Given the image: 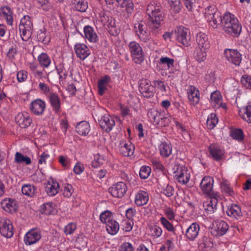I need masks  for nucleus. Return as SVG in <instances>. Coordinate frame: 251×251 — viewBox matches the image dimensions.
<instances>
[{
  "label": "nucleus",
  "instance_id": "obj_1",
  "mask_svg": "<svg viewBox=\"0 0 251 251\" xmlns=\"http://www.w3.org/2000/svg\"><path fill=\"white\" fill-rule=\"evenodd\" d=\"M147 14L149 16L148 23L152 25V31L155 32L164 21L165 15L162 11L161 5L156 1L151 2L147 6Z\"/></svg>",
  "mask_w": 251,
  "mask_h": 251
},
{
  "label": "nucleus",
  "instance_id": "obj_2",
  "mask_svg": "<svg viewBox=\"0 0 251 251\" xmlns=\"http://www.w3.org/2000/svg\"><path fill=\"white\" fill-rule=\"evenodd\" d=\"M222 26L224 31L233 37H238L242 31V26L234 15L226 12L223 16Z\"/></svg>",
  "mask_w": 251,
  "mask_h": 251
},
{
  "label": "nucleus",
  "instance_id": "obj_3",
  "mask_svg": "<svg viewBox=\"0 0 251 251\" xmlns=\"http://www.w3.org/2000/svg\"><path fill=\"white\" fill-rule=\"evenodd\" d=\"M174 176L177 181L182 184H186L189 181L190 173L187 168L176 162L173 167Z\"/></svg>",
  "mask_w": 251,
  "mask_h": 251
},
{
  "label": "nucleus",
  "instance_id": "obj_4",
  "mask_svg": "<svg viewBox=\"0 0 251 251\" xmlns=\"http://www.w3.org/2000/svg\"><path fill=\"white\" fill-rule=\"evenodd\" d=\"M148 116L154 125L160 127L168 126L170 123L169 116H165L164 112L156 109H151L148 113Z\"/></svg>",
  "mask_w": 251,
  "mask_h": 251
},
{
  "label": "nucleus",
  "instance_id": "obj_5",
  "mask_svg": "<svg viewBox=\"0 0 251 251\" xmlns=\"http://www.w3.org/2000/svg\"><path fill=\"white\" fill-rule=\"evenodd\" d=\"M128 47L134 62L140 64L144 60V52L140 45L136 41L130 42Z\"/></svg>",
  "mask_w": 251,
  "mask_h": 251
},
{
  "label": "nucleus",
  "instance_id": "obj_6",
  "mask_svg": "<svg viewBox=\"0 0 251 251\" xmlns=\"http://www.w3.org/2000/svg\"><path fill=\"white\" fill-rule=\"evenodd\" d=\"M95 116L101 129L107 133L109 132L115 125L114 118L108 114L100 116L97 113H95Z\"/></svg>",
  "mask_w": 251,
  "mask_h": 251
},
{
  "label": "nucleus",
  "instance_id": "obj_7",
  "mask_svg": "<svg viewBox=\"0 0 251 251\" xmlns=\"http://www.w3.org/2000/svg\"><path fill=\"white\" fill-rule=\"evenodd\" d=\"M14 229L11 221L6 218L0 219V233L7 238H11L14 234Z\"/></svg>",
  "mask_w": 251,
  "mask_h": 251
},
{
  "label": "nucleus",
  "instance_id": "obj_8",
  "mask_svg": "<svg viewBox=\"0 0 251 251\" xmlns=\"http://www.w3.org/2000/svg\"><path fill=\"white\" fill-rule=\"evenodd\" d=\"M139 90L144 97L150 98L153 97L155 92V88L151 84L150 81L144 79L140 80Z\"/></svg>",
  "mask_w": 251,
  "mask_h": 251
},
{
  "label": "nucleus",
  "instance_id": "obj_9",
  "mask_svg": "<svg viewBox=\"0 0 251 251\" xmlns=\"http://www.w3.org/2000/svg\"><path fill=\"white\" fill-rule=\"evenodd\" d=\"M226 60L230 63L239 66L242 61V54L236 49H226L224 51Z\"/></svg>",
  "mask_w": 251,
  "mask_h": 251
},
{
  "label": "nucleus",
  "instance_id": "obj_10",
  "mask_svg": "<svg viewBox=\"0 0 251 251\" xmlns=\"http://www.w3.org/2000/svg\"><path fill=\"white\" fill-rule=\"evenodd\" d=\"M134 28L137 35L142 41L147 43L150 41L151 36L148 32L147 26L144 22H140L135 24Z\"/></svg>",
  "mask_w": 251,
  "mask_h": 251
},
{
  "label": "nucleus",
  "instance_id": "obj_11",
  "mask_svg": "<svg viewBox=\"0 0 251 251\" xmlns=\"http://www.w3.org/2000/svg\"><path fill=\"white\" fill-rule=\"evenodd\" d=\"M228 227L227 223L224 221H216L213 224L210 232L214 236H221L226 233Z\"/></svg>",
  "mask_w": 251,
  "mask_h": 251
},
{
  "label": "nucleus",
  "instance_id": "obj_12",
  "mask_svg": "<svg viewBox=\"0 0 251 251\" xmlns=\"http://www.w3.org/2000/svg\"><path fill=\"white\" fill-rule=\"evenodd\" d=\"M127 190L126 185L123 182H118L109 188V192L114 198H122Z\"/></svg>",
  "mask_w": 251,
  "mask_h": 251
},
{
  "label": "nucleus",
  "instance_id": "obj_13",
  "mask_svg": "<svg viewBox=\"0 0 251 251\" xmlns=\"http://www.w3.org/2000/svg\"><path fill=\"white\" fill-rule=\"evenodd\" d=\"M41 233L37 228L29 230L25 235L24 242L26 245H31L37 243L41 239Z\"/></svg>",
  "mask_w": 251,
  "mask_h": 251
},
{
  "label": "nucleus",
  "instance_id": "obj_14",
  "mask_svg": "<svg viewBox=\"0 0 251 251\" xmlns=\"http://www.w3.org/2000/svg\"><path fill=\"white\" fill-rule=\"evenodd\" d=\"M178 42L185 47L190 45L191 37L187 28L183 26L179 27L175 31Z\"/></svg>",
  "mask_w": 251,
  "mask_h": 251
},
{
  "label": "nucleus",
  "instance_id": "obj_15",
  "mask_svg": "<svg viewBox=\"0 0 251 251\" xmlns=\"http://www.w3.org/2000/svg\"><path fill=\"white\" fill-rule=\"evenodd\" d=\"M213 183L214 180L212 177L209 176H204L200 183V188L202 192L208 196H212L216 194L212 191Z\"/></svg>",
  "mask_w": 251,
  "mask_h": 251
},
{
  "label": "nucleus",
  "instance_id": "obj_16",
  "mask_svg": "<svg viewBox=\"0 0 251 251\" xmlns=\"http://www.w3.org/2000/svg\"><path fill=\"white\" fill-rule=\"evenodd\" d=\"M15 122L21 128H26L32 123L29 114L26 112H20L15 117Z\"/></svg>",
  "mask_w": 251,
  "mask_h": 251
},
{
  "label": "nucleus",
  "instance_id": "obj_17",
  "mask_svg": "<svg viewBox=\"0 0 251 251\" xmlns=\"http://www.w3.org/2000/svg\"><path fill=\"white\" fill-rule=\"evenodd\" d=\"M0 205L4 211L10 213L16 212L18 208L16 201L10 198H6L2 200Z\"/></svg>",
  "mask_w": 251,
  "mask_h": 251
},
{
  "label": "nucleus",
  "instance_id": "obj_18",
  "mask_svg": "<svg viewBox=\"0 0 251 251\" xmlns=\"http://www.w3.org/2000/svg\"><path fill=\"white\" fill-rule=\"evenodd\" d=\"M45 108V101L40 99L32 101L29 106L31 112L35 115H42L44 113Z\"/></svg>",
  "mask_w": 251,
  "mask_h": 251
},
{
  "label": "nucleus",
  "instance_id": "obj_19",
  "mask_svg": "<svg viewBox=\"0 0 251 251\" xmlns=\"http://www.w3.org/2000/svg\"><path fill=\"white\" fill-rule=\"evenodd\" d=\"M208 196L209 198L207 201H204L203 206L207 213H212L217 209L218 198L219 197V196L218 194H215L214 195Z\"/></svg>",
  "mask_w": 251,
  "mask_h": 251
},
{
  "label": "nucleus",
  "instance_id": "obj_20",
  "mask_svg": "<svg viewBox=\"0 0 251 251\" xmlns=\"http://www.w3.org/2000/svg\"><path fill=\"white\" fill-rule=\"evenodd\" d=\"M29 19V16H25L21 19L19 25V30L21 33V36L24 41H27L29 38V35L26 36L27 32H29L30 28L31 22L28 20Z\"/></svg>",
  "mask_w": 251,
  "mask_h": 251
},
{
  "label": "nucleus",
  "instance_id": "obj_21",
  "mask_svg": "<svg viewBox=\"0 0 251 251\" xmlns=\"http://www.w3.org/2000/svg\"><path fill=\"white\" fill-rule=\"evenodd\" d=\"M188 97L190 103L195 105L200 101V91L193 85H189L187 90Z\"/></svg>",
  "mask_w": 251,
  "mask_h": 251
},
{
  "label": "nucleus",
  "instance_id": "obj_22",
  "mask_svg": "<svg viewBox=\"0 0 251 251\" xmlns=\"http://www.w3.org/2000/svg\"><path fill=\"white\" fill-rule=\"evenodd\" d=\"M200 230V226L196 223H192L185 232L186 238L190 241H194L198 236Z\"/></svg>",
  "mask_w": 251,
  "mask_h": 251
},
{
  "label": "nucleus",
  "instance_id": "obj_23",
  "mask_svg": "<svg viewBox=\"0 0 251 251\" xmlns=\"http://www.w3.org/2000/svg\"><path fill=\"white\" fill-rule=\"evenodd\" d=\"M76 54L80 59L84 60L90 54V50L86 45L83 44H77L75 46Z\"/></svg>",
  "mask_w": 251,
  "mask_h": 251
},
{
  "label": "nucleus",
  "instance_id": "obj_24",
  "mask_svg": "<svg viewBox=\"0 0 251 251\" xmlns=\"http://www.w3.org/2000/svg\"><path fill=\"white\" fill-rule=\"evenodd\" d=\"M48 98L50 103L54 112L55 113H60L61 112V101L60 98L58 95L54 93H50L48 96Z\"/></svg>",
  "mask_w": 251,
  "mask_h": 251
},
{
  "label": "nucleus",
  "instance_id": "obj_25",
  "mask_svg": "<svg viewBox=\"0 0 251 251\" xmlns=\"http://www.w3.org/2000/svg\"><path fill=\"white\" fill-rule=\"evenodd\" d=\"M206 19L213 28H217L220 25H222L223 22L220 12H217Z\"/></svg>",
  "mask_w": 251,
  "mask_h": 251
},
{
  "label": "nucleus",
  "instance_id": "obj_26",
  "mask_svg": "<svg viewBox=\"0 0 251 251\" xmlns=\"http://www.w3.org/2000/svg\"><path fill=\"white\" fill-rule=\"evenodd\" d=\"M196 42L198 47L204 49H208L210 47V44L208 41V36L205 33L199 32L197 34L196 37Z\"/></svg>",
  "mask_w": 251,
  "mask_h": 251
},
{
  "label": "nucleus",
  "instance_id": "obj_27",
  "mask_svg": "<svg viewBox=\"0 0 251 251\" xmlns=\"http://www.w3.org/2000/svg\"><path fill=\"white\" fill-rule=\"evenodd\" d=\"M59 191L58 183L53 180L49 181L45 187V191L49 196H54Z\"/></svg>",
  "mask_w": 251,
  "mask_h": 251
},
{
  "label": "nucleus",
  "instance_id": "obj_28",
  "mask_svg": "<svg viewBox=\"0 0 251 251\" xmlns=\"http://www.w3.org/2000/svg\"><path fill=\"white\" fill-rule=\"evenodd\" d=\"M148 201V193L145 191L140 190L135 196L134 201L137 206H141L146 204Z\"/></svg>",
  "mask_w": 251,
  "mask_h": 251
},
{
  "label": "nucleus",
  "instance_id": "obj_29",
  "mask_svg": "<svg viewBox=\"0 0 251 251\" xmlns=\"http://www.w3.org/2000/svg\"><path fill=\"white\" fill-rule=\"evenodd\" d=\"M226 213L228 216L236 219H240L242 216L241 208L236 204L228 206L226 210Z\"/></svg>",
  "mask_w": 251,
  "mask_h": 251
},
{
  "label": "nucleus",
  "instance_id": "obj_30",
  "mask_svg": "<svg viewBox=\"0 0 251 251\" xmlns=\"http://www.w3.org/2000/svg\"><path fill=\"white\" fill-rule=\"evenodd\" d=\"M75 130L80 135H87L90 131L89 123L85 121L79 122L75 126Z\"/></svg>",
  "mask_w": 251,
  "mask_h": 251
},
{
  "label": "nucleus",
  "instance_id": "obj_31",
  "mask_svg": "<svg viewBox=\"0 0 251 251\" xmlns=\"http://www.w3.org/2000/svg\"><path fill=\"white\" fill-rule=\"evenodd\" d=\"M208 150L212 157H222L225 154L223 147L217 144H211Z\"/></svg>",
  "mask_w": 251,
  "mask_h": 251
},
{
  "label": "nucleus",
  "instance_id": "obj_32",
  "mask_svg": "<svg viewBox=\"0 0 251 251\" xmlns=\"http://www.w3.org/2000/svg\"><path fill=\"white\" fill-rule=\"evenodd\" d=\"M84 32L85 38L90 42L96 43L98 40V37L97 33L94 31L92 27L90 25H86L84 27Z\"/></svg>",
  "mask_w": 251,
  "mask_h": 251
},
{
  "label": "nucleus",
  "instance_id": "obj_33",
  "mask_svg": "<svg viewBox=\"0 0 251 251\" xmlns=\"http://www.w3.org/2000/svg\"><path fill=\"white\" fill-rule=\"evenodd\" d=\"M121 8H124L128 16L131 15L134 9V4L132 0H123L119 4Z\"/></svg>",
  "mask_w": 251,
  "mask_h": 251
},
{
  "label": "nucleus",
  "instance_id": "obj_34",
  "mask_svg": "<svg viewBox=\"0 0 251 251\" xmlns=\"http://www.w3.org/2000/svg\"><path fill=\"white\" fill-rule=\"evenodd\" d=\"M40 211L45 215L53 214L55 212V204L52 202L43 203L40 206Z\"/></svg>",
  "mask_w": 251,
  "mask_h": 251
},
{
  "label": "nucleus",
  "instance_id": "obj_35",
  "mask_svg": "<svg viewBox=\"0 0 251 251\" xmlns=\"http://www.w3.org/2000/svg\"><path fill=\"white\" fill-rule=\"evenodd\" d=\"M202 48L197 47L194 52L193 55L196 60L199 62L204 61L206 58V50Z\"/></svg>",
  "mask_w": 251,
  "mask_h": 251
},
{
  "label": "nucleus",
  "instance_id": "obj_36",
  "mask_svg": "<svg viewBox=\"0 0 251 251\" xmlns=\"http://www.w3.org/2000/svg\"><path fill=\"white\" fill-rule=\"evenodd\" d=\"M36 191V188L34 185L29 184L24 185L22 188L23 194L30 198L35 196Z\"/></svg>",
  "mask_w": 251,
  "mask_h": 251
},
{
  "label": "nucleus",
  "instance_id": "obj_37",
  "mask_svg": "<svg viewBox=\"0 0 251 251\" xmlns=\"http://www.w3.org/2000/svg\"><path fill=\"white\" fill-rule=\"evenodd\" d=\"M229 135L233 139L241 142L244 139V134L240 128H232L230 130Z\"/></svg>",
  "mask_w": 251,
  "mask_h": 251
},
{
  "label": "nucleus",
  "instance_id": "obj_38",
  "mask_svg": "<svg viewBox=\"0 0 251 251\" xmlns=\"http://www.w3.org/2000/svg\"><path fill=\"white\" fill-rule=\"evenodd\" d=\"M105 225L106 230L111 235H115L119 229V225L115 220H112Z\"/></svg>",
  "mask_w": 251,
  "mask_h": 251
},
{
  "label": "nucleus",
  "instance_id": "obj_39",
  "mask_svg": "<svg viewBox=\"0 0 251 251\" xmlns=\"http://www.w3.org/2000/svg\"><path fill=\"white\" fill-rule=\"evenodd\" d=\"M211 245L209 239L206 236H203L199 241V249L201 251H208Z\"/></svg>",
  "mask_w": 251,
  "mask_h": 251
},
{
  "label": "nucleus",
  "instance_id": "obj_40",
  "mask_svg": "<svg viewBox=\"0 0 251 251\" xmlns=\"http://www.w3.org/2000/svg\"><path fill=\"white\" fill-rule=\"evenodd\" d=\"M100 21L103 25H106L108 27H114L115 21L113 18L107 14L103 13L100 16Z\"/></svg>",
  "mask_w": 251,
  "mask_h": 251
},
{
  "label": "nucleus",
  "instance_id": "obj_41",
  "mask_svg": "<svg viewBox=\"0 0 251 251\" xmlns=\"http://www.w3.org/2000/svg\"><path fill=\"white\" fill-rule=\"evenodd\" d=\"M111 78L109 75H105L102 77L98 82L99 94L100 95H102L103 91L106 89L105 86L110 81Z\"/></svg>",
  "mask_w": 251,
  "mask_h": 251
},
{
  "label": "nucleus",
  "instance_id": "obj_42",
  "mask_svg": "<svg viewBox=\"0 0 251 251\" xmlns=\"http://www.w3.org/2000/svg\"><path fill=\"white\" fill-rule=\"evenodd\" d=\"M240 114H242L243 119L251 123V103H249L245 107L239 110Z\"/></svg>",
  "mask_w": 251,
  "mask_h": 251
},
{
  "label": "nucleus",
  "instance_id": "obj_43",
  "mask_svg": "<svg viewBox=\"0 0 251 251\" xmlns=\"http://www.w3.org/2000/svg\"><path fill=\"white\" fill-rule=\"evenodd\" d=\"M73 4L74 9L81 12H85L88 8L87 2L85 0H75Z\"/></svg>",
  "mask_w": 251,
  "mask_h": 251
},
{
  "label": "nucleus",
  "instance_id": "obj_44",
  "mask_svg": "<svg viewBox=\"0 0 251 251\" xmlns=\"http://www.w3.org/2000/svg\"><path fill=\"white\" fill-rule=\"evenodd\" d=\"M47 30L45 28L38 31L37 33L38 41L41 42L45 44L48 43L50 42V38L47 37Z\"/></svg>",
  "mask_w": 251,
  "mask_h": 251
},
{
  "label": "nucleus",
  "instance_id": "obj_45",
  "mask_svg": "<svg viewBox=\"0 0 251 251\" xmlns=\"http://www.w3.org/2000/svg\"><path fill=\"white\" fill-rule=\"evenodd\" d=\"M160 154L162 157H168L172 152V148L169 144L166 143H161L159 147Z\"/></svg>",
  "mask_w": 251,
  "mask_h": 251
},
{
  "label": "nucleus",
  "instance_id": "obj_46",
  "mask_svg": "<svg viewBox=\"0 0 251 251\" xmlns=\"http://www.w3.org/2000/svg\"><path fill=\"white\" fill-rule=\"evenodd\" d=\"M134 145L130 143L129 145L126 143L122 147L121 151L125 157H130L133 154L134 151Z\"/></svg>",
  "mask_w": 251,
  "mask_h": 251
},
{
  "label": "nucleus",
  "instance_id": "obj_47",
  "mask_svg": "<svg viewBox=\"0 0 251 251\" xmlns=\"http://www.w3.org/2000/svg\"><path fill=\"white\" fill-rule=\"evenodd\" d=\"M221 188L223 192L230 196H233L234 192L230 187L229 182L225 180L221 182Z\"/></svg>",
  "mask_w": 251,
  "mask_h": 251
},
{
  "label": "nucleus",
  "instance_id": "obj_48",
  "mask_svg": "<svg viewBox=\"0 0 251 251\" xmlns=\"http://www.w3.org/2000/svg\"><path fill=\"white\" fill-rule=\"evenodd\" d=\"M38 60L40 64L45 67H48L51 62L50 57L45 53L40 54L38 57Z\"/></svg>",
  "mask_w": 251,
  "mask_h": 251
},
{
  "label": "nucleus",
  "instance_id": "obj_49",
  "mask_svg": "<svg viewBox=\"0 0 251 251\" xmlns=\"http://www.w3.org/2000/svg\"><path fill=\"white\" fill-rule=\"evenodd\" d=\"M218 119L215 113H211L208 117L206 124L209 129H213L218 123Z\"/></svg>",
  "mask_w": 251,
  "mask_h": 251
},
{
  "label": "nucleus",
  "instance_id": "obj_50",
  "mask_svg": "<svg viewBox=\"0 0 251 251\" xmlns=\"http://www.w3.org/2000/svg\"><path fill=\"white\" fill-rule=\"evenodd\" d=\"M222 100V96L219 91L213 92L211 94V101L212 106L216 107Z\"/></svg>",
  "mask_w": 251,
  "mask_h": 251
},
{
  "label": "nucleus",
  "instance_id": "obj_51",
  "mask_svg": "<svg viewBox=\"0 0 251 251\" xmlns=\"http://www.w3.org/2000/svg\"><path fill=\"white\" fill-rule=\"evenodd\" d=\"M150 234L153 238L160 237L162 233V230L161 227L157 226H153L150 227Z\"/></svg>",
  "mask_w": 251,
  "mask_h": 251
},
{
  "label": "nucleus",
  "instance_id": "obj_52",
  "mask_svg": "<svg viewBox=\"0 0 251 251\" xmlns=\"http://www.w3.org/2000/svg\"><path fill=\"white\" fill-rule=\"evenodd\" d=\"M100 218L101 222L105 224L113 220L112 213L108 210L102 212L100 214Z\"/></svg>",
  "mask_w": 251,
  "mask_h": 251
},
{
  "label": "nucleus",
  "instance_id": "obj_53",
  "mask_svg": "<svg viewBox=\"0 0 251 251\" xmlns=\"http://www.w3.org/2000/svg\"><path fill=\"white\" fill-rule=\"evenodd\" d=\"M151 172V169L149 166H142L140 170L139 176L142 179L147 178Z\"/></svg>",
  "mask_w": 251,
  "mask_h": 251
},
{
  "label": "nucleus",
  "instance_id": "obj_54",
  "mask_svg": "<svg viewBox=\"0 0 251 251\" xmlns=\"http://www.w3.org/2000/svg\"><path fill=\"white\" fill-rule=\"evenodd\" d=\"M160 222L163 226L169 231L174 232L175 229L173 225L169 222L165 218L162 217L160 218Z\"/></svg>",
  "mask_w": 251,
  "mask_h": 251
},
{
  "label": "nucleus",
  "instance_id": "obj_55",
  "mask_svg": "<svg viewBox=\"0 0 251 251\" xmlns=\"http://www.w3.org/2000/svg\"><path fill=\"white\" fill-rule=\"evenodd\" d=\"M31 179L35 182H41L45 179L44 174L41 171H37L31 176Z\"/></svg>",
  "mask_w": 251,
  "mask_h": 251
},
{
  "label": "nucleus",
  "instance_id": "obj_56",
  "mask_svg": "<svg viewBox=\"0 0 251 251\" xmlns=\"http://www.w3.org/2000/svg\"><path fill=\"white\" fill-rule=\"evenodd\" d=\"M76 228V226L73 223H70L66 226L64 228V233L66 235L73 234Z\"/></svg>",
  "mask_w": 251,
  "mask_h": 251
},
{
  "label": "nucleus",
  "instance_id": "obj_57",
  "mask_svg": "<svg viewBox=\"0 0 251 251\" xmlns=\"http://www.w3.org/2000/svg\"><path fill=\"white\" fill-rule=\"evenodd\" d=\"M217 12L219 11L215 5H209L206 8H205V12L204 13L205 18H207V17H210L214 14H216V13Z\"/></svg>",
  "mask_w": 251,
  "mask_h": 251
},
{
  "label": "nucleus",
  "instance_id": "obj_58",
  "mask_svg": "<svg viewBox=\"0 0 251 251\" xmlns=\"http://www.w3.org/2000/svg\"><path fill=\"white\" fill-rule=\"evenodd\" d=\"M174 59L168 57H162L160 59L159 63L167 65L168 68L173 67L174 66Z\"/></svg>",
  "mask_w": 251,
  "mask_h": 251
},
{
  "label": "nucleus",
  "instance_id": "obj_59",
  "mask_svg": "<svg viewBox=\"0 0 251 251\" xmlns=\"http://www.w3.org/2000/svg\"><path fill=\"white\" fill-rule=\"evenodd\" d=\"M170 6L171 9L175 13H179L181 9V4L180 0H176L175 1H173V3H170Z\"/></svg>",
  "mask_w": 251,
  "mask_h": 251
},
{
  "label": "nucleus",
  "instance_id": "obj_60",
  "mask_svg": "<svg viewBox=\"0 0 251 251\" xmlns=\"http://www.w3.org/2000/svg\"><path fill=\"white\" fill-rule=\"evenodd\" d=\"M242 85L247 88L251 89V76L248 75H243L241 79Z\"/></svg>",
  "mask_w": 251,
  "mask_h": 251
},
{
  "label": "nucleus",
  "instance_id": "obj_61",
  "mask_svg": "<svg viewBox=\"0 0 251 251\" xmlns=\"http://www.w3.org/2000/svg\"><path fill=\"white\" fill-rule=\"evenodd\" d=\"M73 192V187L71 185L66 184L63 187V194L64 197L69 198L71 196Z\"/></svg>",
  "mask_w": 251,
  "mask_h": 251
},
{
  "label": "nucleus",
  "instance_id": "obj_62",
  "mask_svg": "<svg viewBox=\"0 0 251 251\" xmlns=\"http://www.w3.org/2000/svg\"><path fill=\"white\" fill-rule=\"evenodd\" d=\"M133 224V222L130 220H128L127 221H123L122 222L123 229L126 232H128L131 230L132 229Z\"/></svg>",
  "mask_w": 251,
  "mask_h": 251
},
{
  "label": "nucleus",
  "instance_id": "obj_63",
  "mask_svg": "<svg viewBox=\"0 0 251 251\" xmlns=\"http://www.w3.org/2000/svg\"><path fill=\"white\" fill-rule=\"evenodd\" d=\"M163 193L168 197H171L174 195V189L173 186L167 184L165 187L163 188Z\"/></svg>",
  "mask_w": 251,
  "mask_h": 251
},
{
  "label": "nucleus",
  "instance_id": "obj_64",
  "mask_svg": "<svg viewBox=\"0 0 251 251\" xmlns=\"http://www.w3.org/2000/svg\"><path fill=\"white\" fill-rule=\"evenodd\" d=\"M120 251H134V248L131 244L125 242L121 245Z\"/></svg>",
  "mask_w": 251,
  "mask_h": 251
}]
</instances>
